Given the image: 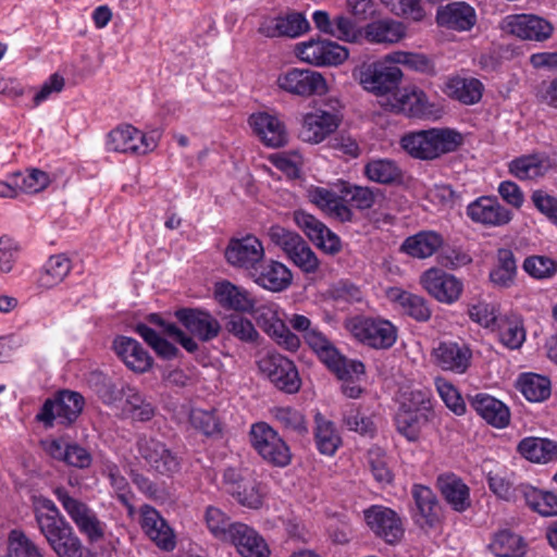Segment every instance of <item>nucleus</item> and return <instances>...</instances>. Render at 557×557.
Returning a JSON list of instances; mask_svg holds the SVG:
<instances>
[{
    "instance_id": "bb28decb",
    "label": "nucleus",
    "mask_w": 557,
    "mask_h": 557,
    "mask_svg": "<svg viewBox=\"0 0 557 557\" xmlns=\"http://www.w3.org/2000/svg\"><path fill=\"white\" fill-rule=\"evenodd\" d=\"M113 348L125 366L134 372L144 373L152 367V358L134 338L120 336L114 339Z\"/></svg>"
},
{
    "instance_id": "774afa93",
    "label": "nucleus",
    "mask_w": 557,
    "mask_h": 557,
    "mask_svg": "<svg viewBox=\"0 0 557 557\" xmlns=\"http://www.w3.org/2000/svg\"><path fill=\"white\" fill-rule=\"evenodd\" d=\"M437 392L445 405L456 414H463L466 405L458 391L448 382L443 380L436 381Z\"/></svg>"
},
{
    "instance_id": "864d4df0",
    "label": "nucleus",
    "mask_w": 557,
    "mask_h": 557,
    "mask_svg": "<svg viewBox=\"0 0 557 557\" xmlns=\"http://www.w3.org/2000/svg\"><path fill=\"white\" fill-rule=\"evenodd\" d=\"M9 557H45L42 549L22 531L12 530L9 534Z\"/></svg>"
},
{
    "instance_id": "2eb2a0df",
    "label": "nucleus",
    "mask_w": 557,
    "mask_h": 557,
    "mask_svg": "<svg viewBox=\"0 0 557 557\" xmlns=\"http://www.w3.org/2000/svg\"><path fill=\"white\" fill-rule=\"evenodd\" d=\"M158 136L145 135L132 125L114 128L108 135V149L115 152L145 154L157 147Z\"/></svg>"
},
{
    "instance_id": "0eeeda50",
    "label": "nucleus",
    "mask_w": 557,
    "mask_h": 557,
    "mask_svg": "<svg viewBox=\"0 0 557 557\" xmlns=\"http://www.w3.org/2000/svg\"><path fill=\"white\" fill-rule=\"evenodd\" d=\"M249 437L252 447L268 463L281 468L290 463L292 453L288 445L268 423L252 424Z\"/></svg>"
},
{
    "instance_id": "bf43d9fd",
    "label": "nucleus",
    "mask_w": 557,
    "mask_h": 557,
    "mask_svg": "<svg viewBox=\"0 0 557 557\" xmlns=\"http://www.w3.org/2000/svg\"><path fill=\"white\" fill-rule=\"evenodd\" d=\"M111 486L116 493L117 499L128 509L132 513L134 506L132 504L133 493L129 490L127 480L121 474L120 469L115 465H108L104 470Z\"/></svg>"
},
{
    "instance_id": "1a4fd4ad",
    "label": "nucleus",
    "mask_w": 557,
    "mask_h": 557,
    "mask_svg": "<svg viewBox=\"0 0 557 557\" xmlns=\"http://www.w3.org/2000/svg\"><path fill=\"white\" fill-rule=\"evenodd\" d=\"M269 236L275 245L284 250L295 265L306 273L317 272L319 260L298 234L275 225L269 230Z\"/></svg>"
},
{
    "instance_id": "f3484780",
    "label": "nucleus",
    "mask_w": 557,
    "mask_h": 557,
    "mask_svg": "<svg viewBox=\"0 0 557 557\" xmlns=\"http://www.w3.org/2000/svg\"><path fill=\"white\" fill-rule=\"evenodd\" d=\"M341 116L325 110H315L301 115L298 137L308 144H320L334 133Z\"/></svg>"
},
{
    "instance_id": "680f3d73",
    "label": "nucleus",
    "mask_w": 557,
    "mask_h": 557,
    "mask_svg": "<svg viewBox=\"0 0 557 557\" xmlns=\"http://www.w3.org/2000/svg\"><path fill=\"white\" fill-rule=\"evenodd\" d=\"M399 109L413 116H423L429 113L426 97L422 90H404L398 96Z\"/></svg>"
},
{
    "instance_id": "79ce46f5",
    "label": "nucleus",
    "mask_w": 557,
    "mask_h": 557,
    "mask_svg": "<svg viewBox=\"0 0 557 557\" xmlns=\"http://www.w3.org/2000/svg\"><path fill=\"white\" fill-rule=\"evenodd\" d=\"M364 175L368 180L379 184H393L400 182L403 171L400 166L391 159H373L364 165Z\"/></svg>"
},
{
    "instance_id": "de8ad7c7",
    "label": "nucleus",
    "mask_w": 557,
    "mask_h": 557,
    "mask_svg": "<svg viewBox=\"0 0 557 557\" xmlns=\"http://www.w3.org/2000/svg\"><path fill=\"white\" fill-rule=\"evenodd\" d=\"M314 437L318 449L324 455H333L341 444L333 422L326 420L321 413L315 416Z\"/></svg>"
},
{
    "instance_id": "473e14b6",
    "label": "nucleus",
    "mask_w": 557,
    "mask_h": 557,
    "mask_svg": "<svg viewBox=\"0 0 557 557\" xmlns=\"http://www.w3.org/2000/svg\"><path fill=\"white\" fill-rule=\"evenodd\" d=\"M156 406L134 386L125 385L122 417L136 422L150 421L156 414Z\"/></svg>"
},
{
    "instance_id": "49530a36",
    "label": "nucleus",
    "mask_w": 557,
    "mask_h": 557,
    "mask_svg": "<svg viewBox=\"0 0 557 557\" xmlns=\"http://www.w3.org/2000/svg\"><path fill=\"white\" fill-rule=\"evenodd\" d=\"M498 335L500 342L507 348H520L525 341V330L521 317L510 314L500 319L498 324Z\"/></svg>"
},
{
    "instance_id": "58836bf2",
    "label": "nucleus",
    "mask_w": 557,
    "mask_h": 557,
    "mask_svg": "<svg viewBox=\"0 0 557 557\" xmlns=\"http://www.w3.org/2000/svg\"><path fill=\"white\" fill-rule=\"evenodd\" d=\"M521 498L542 516H557V494L542 491L529 484H519Z\"/></svg>"
},
{
    "instance_id": "e433bc0d",
    "label": "nucleus",
    "mask_w": 557,
    "mask_h": 557,
    "mask_svg": "<svg viewBox=\"0 0 557 557\" xmlns=\"http://www.w3.org/2000/svg\"><path fill=\"white\" fill-rule=\"evenodd\" d=\"M518 451L531 462L548 463L557 460V442L541 437H525L518 444Z\"/></svg>"
},
{
    "instance_id": "ddd939ff",
    "label": "nucleus",
    "mask_w": 557,
    "mask_h": 557,
    "mask_svg": "<svg viewBox=\"0 0 557 557\" xmlns=\"http://www.w3.org/2000/svg\"><path fill=\"white\" fill-rule=\"evenodd\" d=\"M366 522L376 537L389 545L401 541L405 527L400 516L392 508L373 505L363 511Z\"/></svg>"
},
{
    "instance_id": "c9c22d12",
    "label": "nucleus",
    "mask_w": 557,
    "mask_h": 557,
    "mask_svg": "<svg viewBox=\"0 0 557 557\" xmlns=\"http://www.w3.org/2000/svg\"><path fill=\"white\" fill-rule=\"evenodd\" d=\"M549 169V159L540 153L520 156L508 164L509 173L520 181L543 177Z\"/></svg>"
},
{
    "instance_id": "cd10ccee",
    "label": "nucleus",
    "mask_w": 557,
    "mask_h": 557,
    "mask_svg": "<svg viewBox=\"0 0 557 557\" xmlns=\"http://www.w3.org/2000/svg\"><path fill=\"white\" fill-rule=\"evenodd\" d=\"M234 544L243 557H269L270 550L264 540L247 524L236 522L226 540Z\"/></svg>"
},
{
    "instance_id": "20e7f679",
    "label": "nucleus",
    "mask_w": 557,
    "mask_h": 557,
    "mask_svg": "<svg viewBox=\"0 0 557 557\" xmlns=\"http://www.w3.org/2000/svg\"><path fill=\"white\" fill-rule=\"evenodd\" d=\"M54 495L78 531L88 542L97 543L104 539L107 525L99 519L92 508L81 499L71 496L69 491L64 487H57Z\"/></svg>"
},
{
    "instance_id": "6e6d98bb",
    "label": "nucleus",
    "mask_w": 557,
    "mask_h": 557,
    "mask_svg": "<svg viewBox=\"0 0 557 557\" xmlns=\"http://www.w3.org/2000/svg\"><path fill=\"white\" fill-rule=\"evenodd\" d=\"M523 270L536 280H546L557 273V261L547 256L534 255L525 258Z\"/></svg>"
},
{
    "instance_id": "7c9ffc66",
    "label": "nucleus",
    "mask_w": 557,
    "mask_h": 557,
    "mask_svg": "<svg viewBox=\"0 0 557 557\" xmlns=\"http://www.w3.org/2000/svg\"><path fill=\"white\" fill-rule=\"evenodd\" d=\"M214 294L218 302L228 310L249 313L256 305L255 298L247 289L228 281L218 283Z\"/></svg>"
},
{
    "instance_id": "09e8293b",
    "label": "nucleus",
    "mask_w": 557,
    "mask_h": 557,
    "mask_svg": "<svg viewBox=\"0 0 557 557\" xmlns=\"http://www.w3.org/2000/svg\"><path fill=\"white\" fill-rule=\"evenodd\" d=\"M395 421L398 432L407 440L414 442L419 438L422 425L428 421V414L422 411L399 409Z\"/></svg>"
},
{
    "instance_id": "72a5a7b5",
    "label": "nucleus",
    "mask_w": 557,
    "mask_h": 557,
    "mask_svg": "<svg viewBox=\"0 0 557 557\" xmlns=\"http://www.w3.org/2000/svg\"><path fill=\"white\" fill-rule=\"evenodd\" d=\"M363 36L370 44L393 45L406 36V26L392 18H381L367 24Z\"/></svg>"
},
{
    "instance_id": "f8f14e48",
    "label": "nucleus",
    "mask_w": 557,
    "mask_h": 557,
    "mask_svg": "<svg viewBox=\"0 0 557 557\" xmlns=\"http://www.w3.org/2000/svg\"><path fill=\"white\" fill-rule=\"evenodd\" d=\"M259 370L278 389L294 394L299 391L301 382L293 361L286 357L268 352L258 361Z\"/></svg>"
},
{
    "instance_id": "f257e3e1",
    "label": "nucleus",
    "mask_w": 557,
    "mask_h": 557,
    "mask_svg": "<svg viewBox=\"0 0 557 557\" xmlns=\"http://www.w3.org/2000/svg\"><path fill=\"white\" fill-rule=\"evenodd\" d=\"M34 513L40 533L57 557H84L82 540L51 499L38 498Z\"/></svg>"
},
{
    "instance_id": "69168bd1",
    "label": "nucleus",
    "mask_w": 557,
    "mask_h": 557,
    "mask_svg": "<svg viewBox=\"0 0 557 557\" xmlns=\"http://www.w3.org/2000/svg\"><path fill=\"white\" fill-rule=\"evenodd\" d=\"M226 330L239 341L247 343H253L259 337L252 322L242 315H231L226 323Z\"/></svg>"
},
{
    "instance_id": "6e6552de",
    "label": "nucleus",
    "mask_w": 557,
    "mask_h": 557,
    "mask_svg": "<svg viewBox=\"0 0 557 557\" xmlns=\"http://www.w3.org/2000/svg\"><path fill=\"white\" fill-rule=\"evenodd\" d=\"M253 319L258 326L272 337L281 347L286 350L295 351L300 345L297 335L290 332L283 320V312L280 306L275 302L269 301L258 307H253Z\"/></svg>"
},
{
    "instance_id": "39448f33",
    "label": "nucleus",
    "mask_w": 557,
    "mask_h": 557,
    "mask_svg": "<svg viewBox=\"0 0 557 557\" xmlns=\"http://www.w3.org/2000/svg\"><path fill=\"white\" fill-rule=\"evenodd\" d=\"M354 75L367 91L376 96L394 94L403 79L401 70L388 60V54L382 61L363 64Z\"/></svg>"
},
{
    "instance_id": "dca6fc26",
    "label": "nucleus",
    "mask_w": 557,
    "mask_h": 557,
    "mask_svg": "<svg viewBox=\"0 0 557 557\" xmlns=\"http://www.w3.org/2000/svg\"><path fill=\"white\" fill-rule=\"evenodd\" d=\"M297 57L309 64L322 65H338L348 58V50L331 40H314L311 39L296 46Z\"/></svg>"
},
{
    "instance_id": "6ab92c4d",
    "label": "nucleus",
    "mask_w": 557,
    "mask_h": 557,
    "mask_svg": "<svg viewBox=\"0 0 557 557\" xmlns=\"http://www.w3.org/2000/svg\"><path fill=\"white\" fill-rule=\"evenodd\" d=\"M264 249L261 242L252 235L242 238H232L225 249V258L227 262L235 267L249 271L262 261Z\"/></svg>"
},
{
    "instance_id": "13d9d810",
    "label": "nucleus",
    "mask_w": 557,
    "mask_h": 557,
    "mask_svg": "<svg viewBox=\"0 0 557 557\" xmlns=\"http://www.w3.org/2000/svg\"><path fill=\"white\" fill-rule=\"evenodd\" d=\"M50 183L49 175L38 169H32L25 174H16L14 185L26 194H36L44 190Z\"/></svg>"
},
{
    "instance_id": "7ed1b4c3",
    "label": "nucleus",
    "mask_w": 557,
    "mask_h": 557,
    "mask_svg": "<svg viewBox=\"0 0 557 557\" xmlns=\"http://www.w3.org/2000/svg\"><path fill=\"white\" fill-rule=\"evenodd\" d=\"M463 144L462 135L451 128L412 132L400 139L403 149L412 158L431 161L456 151Z\"/></svg>"
},
{
    "instance_id": "a878e982",
    "label": "nucleus",
    "mask_w": 557,
    "mask_h": 557,
    "mask_svg": "<svg viewBox=\"0 0 557 557\" xmlns=\"http://www.w3.org/2000/svg\"><path fill=\"white\" fill-rule=\"evenodd\" d=\"M434 363L444 371L463 373L470 366L471 350L453 342L440 343L432 351Z\"/></svg>"
},
{
    "instance_id": "4468645a",
    "label": "nucleus",
    "mask_w": 557,
    "mask_h": 557,
    "mask_svg": "<svg viewBox=\"0 0 557 557\" xmlns=\"http://www.w3.org/2000/svg\"><path fill=\"white\" fill-rule=\"evenodd\" d=\"M276 84L282 90L300 97L321 96L327 91L323 75L309 69H290L277 76Z\"/></svg>"
},
{
    "instance_id": "a18cd8bd",
    "label": "nucleus",
    "mask_w": 557,
    "mask_h": 557,
    "mask_svg": "<svg viewBox=\"0 0 557 557\" xmlns=\"http://www.w3.org/2000/svg\"><path fill=\"white\" fill-rule=\"evenodd\" d=\"M71 260L63 253L51 256L38 278L39 286L50 288L61 283L70 273Z\"/></svg>"
},
{
    "instance_id": "412c9836",
    "label": "nucleus",
    "mask_w": 557,
    "mask_h": 557,
    "mask_svg": "<svg viewBox=\"0 0 557 557\" xmlns=\"http://www.w3.org/2000/svg\"><path fill=\"white\" fill-rule=\"evenodd\" d=\"M140 527L145 534L161 549L170 552L175 547V535L168 522L152 506L140 508Z\"/></svg>"
},
{
    "instance_id": "5fc2aeb1",
    "label": "nucleus",
    "mask_w": 557,
    "mask_h": 557,
    "mask_svg": "<svg viewBox=\"0 0 557 557\" xmlns=\"http://www.w3.org/2000/svg\"><path fill=\"white\" fill-rule=\"evenodd\" d=\"M136 332L151 346V348L164 359H173L178 355V349L166 339L162 338L154 330L146 324H138Z\"/></svg>"
},
{
    "instance_id": "c03bdc74",
    "label": "nucleus",
    "mask_w": 557,
    "mask_h": 557,
    "mask_svg": "<svg viewBox=\"0 0 557 557\" xmlns=\"http://www.w3.org/2000/svg\"><path fill=\"white\" fill-rule=\"evenodd\" d=\"M490 549L496 557H523L525 554L522 537L508 530L499 531L494 536Z\"/></svg>"
},
{
    "instance_id": "f704fd0d",
    "label": "nucleus",
    "mask_w": 557,
    "mask_h": 557,
    "mask_svg": "<svg viewBox=\"0 0 557 557\" xmlns=\"http://www.w3.org/2000/svg\"><path fill=\"white\" fill-rule=\"evenodd\" d=\"M386 296L403 313L408 314L417 321L425 322L431 318L432 311L422 296L398 287L389 288L386 292Z\"/></svg>"
},
{
    "instance_id": "2f4dec72",
    "label": "nucleus",
    "mask_w": 557,
    "mask_h": 557,
    "mask_svg": "<svg viewBox=\"0 0 557 557\" xmlns=\"http://www.w3.org/2000/svg\"><path fill=\"white\" fill-rule=\"evenodd\" d=\"M437 486L446 503L458 512H463L471 506L470 488L457 475L442 474L437 478Z\"/></svg>"
},
{
    "instance_id": "a19ab883",
    "label": "nucleus",
    "mask_w": 557,
    "mask_h": 557,
    "mask_svg": "<svg viewBox=\"0 0 557 557\" xmlns=\"http://www.w3.org/2000/svg\"><path fill=\"white\" fill-rule=\"evenodd\" d=\"M483 84L476 78L455 77L448 81L446 92L465 104L479 102L483 94Z\"/></svg>"
},
{
    "instance_id": "4c0bfd02",
    "label": "nucleus",
    "mask_w": 557,
    "mask_h": 557,
    "mask_svg": "<svg viewBox=\"0 0 557 557\" xmlns=\"http://www.w3.org/2000/svg\"><path fill=\"white\" fill-rule=\"evenodd\" d=\"M442 244L443 237L438 233L423 231L406 238L401 251L413 258L424 259L431 257Z\"/></svg>"
},
{
    "instance_id": "f03ea898",
    "label": "nucleus",
    "mask_w": 557,
    "mask_h": 557,
    "mask_svg": "<svg viewBox=\"0 0 557 557\" xmlns=\"http://www.w3.org/2000/svg\"><path fill=\"white\" fill-rule=\"evenodd\" d=\"M174 315L191 336L184 333L174 323L165 322L158 314H151L150 321L159 325L168 336L176 341L188 352H196L199 349L195 337L207 343L216 338L221 333L220 322L208 311L182 308L176 310Z\"/></svg>"
},
{
    "instance_id": "ea45409f",
    "label": "nucleus",
    "mask_w": 557,
    "mask_h": 557,
    "mask_svg": "<svg viewBox=\"0 0 557 557\" xmlns=\"http://www.w3.org/2000/svg\"><path fill=\"white\" fill-rule=\"evenodd\" d=\"M517 262L513 252L507 248L497 250V261L490 272L491 282L502 288H508L515 283Z\"/></svg>"
},
{
    "instance_id": "423d86ee",
    "label": "nucleus",
    "mask_w": 557,
    "mask_h": 557,
    "mask_svg": "<svg viewBox=\"0 0 557 557\" xmlns=\"http://www.w3.org/2000/svg\"><path fill=\"white\" fill-rule=\"evenodd\" d=\"M137 450L148 471L157 475L172 478L181 469L178 456L153 436L140 435L137 440Z\"/></svg>"
},
{
    "instance_id": "e2e57ef3",
    "label": "nucleus",
    "mask_w": 557,
    "mask_h": 557,
    "mask_svg": "<svg viewBox=\"0 0 557 557\" xmlns=\"http://www.w3.org/2000/svg\"><path fill=\"white\" fill-rule=\"evenodd\" d=\"M304 337L307 344L312 348V350L318 355L320 360L323 363L330 362L334 356L338 352L335 346L326 338V336L313 329L312 331H308V333L304 334Z\"/></svg>"
},
{
    "instance_id": "052dcab7",
    "label": "nucleus",
    "mask_w": 557,
    "mask_h": 557,
    "mask_svg": "<svg viewBox=\"0 0 557 557\" xmlns=\"http://www.w3.org/2000/svg\"><path fill=\"white\" fill-rule=\"evenodd\" d=\"M388 60L396 64H404L417 72L425 74L435 73L433 63L424 54L396 51L388 54Z\"/></svg>"
},
{
    "instance_id": "9b49d317",
    "label": "nucleus",
    "mask_w": 557,
    "mask_h": 557,
    "mask_svg": "<svg viewBox=\"0 0 557 557\" xmlns=\"http://www.w3.org/2000/svg\"><path fill=\"white\" fill-rule=\"evenodd\" d=\"M349 330L359 342L375 349H387L397 338L395 326L387 320L356 318L350 321Z\"/></svg>"
},
{
    "instance_id": "c756f323",
    "label": "nucleus",
    "mask_w": 557,
    "mask_h": 557,
    "mask_svg": "<svg viewBox=\"0 0 557 557\" xmlns=\"http://www.w3.org/2000/svg\"><path fill=\"white\" fill-rule=\"evenodd\" d=\"M438 25L454 30H469L476 22L474 9L466 2H451L436 13Z\"/></svg>"
},
{
    "instance_id": "4d7b16f0",
    "label": "nucleus",
    "mask_w": 557,
    "mask_h": 557,
    "mask_svg": "<svg viewBox=\"0 0 557 557\" xmlns=\"http://www.w3.org/2000/svg\"><path fill=\"white\" fill-rule=\"evenodd\" d=\"M326 366L342 381L359 379L364 373V366L361 361L348 359L339 352Z\"/></svg>"
},
{
    "instance_id": "8fccbe9b",
    "label": "nucleus",
    "mask_w": 557,
    "mask_h": 557,
    "mask_svg": "<svg viewBox=\"0 0 557 557\" xmlns=\"http://www.w3.org/2000/svg\"><path fill=\"white\" fill-rule=\"evenodd\" d=\"M272 414L287 432L297 436L308 434L309 429L305 416L297 409L292 407H276L272 410Z\"/></svg>"
},
{
    "instance_id": "aec40b11",
    "label": "nucleus",
    "mask_w": 557,
    "mask_h": 557,
    "mask_svg": "<svg viewBox=\"0 0 557 557\" xmlns=\"http://www.w3.org/2000/svg\"><path fill=\"white\" fill-rule=\"evenodd\" d=\"M421 283L436 300L453 304L459 299L463 285L461 281L440 269H429L421 276Z\"/></svg>"
},
{
    "instance_id": "c85d7f7f",
    "label": "nucleus",
    "mask_w": 557,
    "mask_h": 557,
    "mask_svg": "<svg viewBox=\"0 0 557 557\" xmlns=\"http://www.w3.org/2000/svg\"><path fill=\"white\" fill-rule=\"evenodd\" d=\"M471 407L488 424L503 429L509 424L510 411L508 407L495 397L479 393L470 398Z\"/></svg>"
},
{
    "instance_id": "603ef678",
    "label": "nucleus",
    "mask_w": 557,
    "mask_h": 557,
    "mask_svg": "<svg viewBox=\"0 0 557 557\" xmlns=\"http://www.w3.org/2000/svg\"><path fill=\"white\" fill-rule=\"evenodd\" d=\"M344 193L348 197L349 202L359 210L371 209L384 198L383 193L379 188L359 185H350L345 188Z\"/></svg>"
},
{
    "instance_id": "b1692460",
    "label": "nucleus",
    "mask_w": 557,
    "mask_h": 557,
    "mask_svg": "<svg viewBox=\"0 0 557 557\" xmlns=\"http://www.w3.org/2000/svg\"><path fill=\"white\" fill-rule=\"evenodd\" d=\"M506 29L521 39L543 41L552 36L554 27L537 15L517 14L508 16Z\"/></svg>"
},
{
    "instance_id": "393cba45",
    "label": "nucleus",
    "mask_w": 557,
    "mask_h": 557,
    "mask_svg": "<svg viewBox=\"0 0 557 557\" xmlns=\"http://www.w3.org/2000/svg\"><path fill=\"white\" fill-rule=\"evenodd\" d=\"M249 275L256 284L274 293L287 289L293 280L290 271L273 260L259 263Z\"/></svg>"
},
{
    "instance_id": "4be33fe9",
    "label": "nucleus",
    "mask_w": 557,
    "mask_h": 557,
    "mask_svg": "<svg viewBox=\"0 0 557 557\" xmlns=\"http://www.w3.org/2000/svg\"><path fill=\"white\" fill-rule=\"evenodd\" d=\"M249 125L258 138L270 148H280L287 144L288 134L285 124L274 114L268 112L253 113Z\"/></svg>"
},
{
    "instance_id": "0e129e2a",
    "label": "nucleus",
    "mask_w": 557,
    "mask_h": 557,
    "mask_svg": "<svg viewBox=\"0 0 557 557\" xmlns=\"http://www.w3.org/2000/svg\"><path fill=\"white\" fill-rule=\"evenodd\" d=\"M399 409L408 411H422L428 414V411L431 409L430 391L418 388L404 392L401 395Z\"/></svg>"
},
{
    "instance_id": "9d476101",
    "label": "nucleus",
    "mask_w": 557,
    "mask_h": 557,
    "mask_svg": "<svg viewBox=\"0 0 557 557\" xmlns=\"http://www.w3.org/2000/svg\"><path fill=\"white\" fill-rule=\"evenodd\" d=\"M85 405L84 397L72 391H62L55 399L45 401L37 419L47 426H52L53 422L62 425L72 424L82 413Z\"/></svg>"
},
{
    "instance_id": "a211bd4d",
    "label": "nucleus",
    "mask_w": 557,
    "mask_h": 557,
    "mask_svg": "<svg viewBox=\"0 0 557 557\" xmlns=\"http://www.w3.org/2000/svg\"><path fill=\"white\" fill-rule=\"evenodd\" d=\"M414 502L412 519L414 523L424 530L438 525L442 516V507L435 493L425 485L414 484L411 488Z\"/></svg>"
},
{
    "instance_id": "3c124183",
    "label": "nucleus",
    "mask_w": 557,
    "mask_h": 557,
    "mask_svg": "<svg viewBox=\"0 0 557 557\" xmlns=\"http://www.w3.org/2000/svg\"><path fill=\"white\" fill-rule=\"evenodd\" d=\"M205 521L211 534L223 542H226V540L231 536L233 525L236 523L231 522L227 515L214 506L207 507L205 512Z\"/></svg>"
},
{
    "instance_id": "338daca9",
    "label": "nucleus",
    "mask_w": 557,
    "mask_h": 557,
    "mask_svg": "<svg viewBox=\"0 0 557 557\" xmlns=\"http://www.w3.org/2000/svg\"><path fill=\"white\" fill-rule=\"evenodd\" d=\"M294 220L298 227L302 230L313 244L317 239H321V236L326 228L321 221L302 210L294 213Z\"/></svg>"
},
{
    "instance_id": "5701e85b",
    "label": "nucleus",
    "mask_w": 557,
    "mask_h": 557,
    "mask_svg": "<svg viewBox=\"0 0 557 557\" xmlns=\"http://www.w3.org/2000/svg\"><path fill=\"white\" fill-rule=\"evenodd\" d=\"M467 215L474 222L486 226H503L511 221V212L496 198L480 197L467 206Z\"/></svg>"
},
{
    "instance_id": "37998d69",
    "label": "nucleus",
    "mask_w": 557,
    "mask_h": 557,
    "mask_svg": "<svg viewBox=\"0 0 557 557\" xmlns=\"http://www.w3.org/2000/svg\"><path fill=\"white\" fill-rule=\"evenodd\" d=\"M517 388L521 394L533 403L546 400L550 396V381L543 375L535 373H523L517 381Z\"/></svg>"
}]
</instances>
